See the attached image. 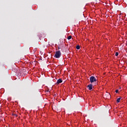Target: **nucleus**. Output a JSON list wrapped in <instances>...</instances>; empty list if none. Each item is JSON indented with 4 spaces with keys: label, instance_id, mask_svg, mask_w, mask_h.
I'll return each mask as SVG.
<instances>
[{
    "label": "nucleus",
    "instance_id": "1",
    "mask_svg": "<svg viewBox=\"0 0 127 127\" xmlns=\"http://www.w3.org/2000/svg\"><path fill=\"white\" fill-rule=\"evenodd\" d=\"M54 57H55V58H60V57H61V52L60 51H58L56 52Z\"/></svg>",
    "mask_w": 127,
    "mask_h": 127
},
{
    "label": "nucleus",
    "instance_id": "2",
    "mask_svg": "<svg viewBox=\"0 0 127 127\" xmlns=\"http://www.w3.org/2000/svg\"><path fill=\"white\" fill-rule=\"evenodd\" d=\"M90 83H94V82H97V79L94 76H91L90 77Z\"/></svg>",
    "mask_w": 127,
    "mask_h": 127
},
{
    "label": "nucleus",
    "instance_id": "3",
    "mask_svg": "<svg viewBox=\"0 0 127 127\" xmlns=\"http://www.w3.org/2000/svg\"><path fill=\"white\" fill-rule=\"evenodd\" d=\"M87 88H88V90L91 91L93 89V84H90L89 85H87Z\"/></svg>",
    "mask_w": 127,
    "mask_h": 127
},
{
    "label": "nucleus",
    "instance_id": "4",
    "mask_svg": "<svg viewBox=\"0 0 127 127\" xmlns=\"http://www.w3.org/2000/svg\"><path fill=\"white\" fill-rule=\"evenodd\" d=\"M62 82H63V81L62 80V79H59L57 80V84H60L61 83H62Z\"/></svg>",
    "mask_w": 127,
    "mask_h": 127
},
{
    "label": "nucleus",
    "instance_id": "5",
    "mask_svg": "<svg viewBox=\"0 0 127 127\" xmlns=\"http://www.w3.org/2000/svg\"><path fill=\"white\" fill-rule=\"evenodd\" d=\"M121 101V98H118L117 100V103H120Z\"/></svg>",
    "mask_w": 127,
    "mask_h": 127
},
{
    "label": "nucleus",
    "instance_id": "6",
    "mask_svg": "<svg viewBox=\"0 0 127 127\" xmlns=\"http://www.w3.org/2000/svg\"><path fill=\"white\" fill-rule=\"evenodd\" d=\"M72 38V36H69L67 37V39L69 40Z\"/></svg>",
    "mask_w": 127,
    "mask_h": 127
},
{
    "label": "nucleus",
    "instance_id": "7",
    "mask_svg": "<svg viewBox=\"0 0 127 127\" xmlns=\"http://www.w3.org/2000/svg\"><path fill=\"white\" fill-rule=\"evenodd\" d=\"M76 49H77V50L80 49V46L77 45V46H76Z\"/></svg>",
    "mask_w": 127,
    "mask_h": 127
},
{
    "label": "nucleus",
    "instance_id": "8",
    "mask_svg": "<svg viewBox=\"0 0 127 127\" xmlns=\"http://www.w3.org/2000/svg\"><path fill=\"white\" fill-rule=\"evenodd\" d=\"M115 56H119V53L118 52H116L115 54Z\"/></svg>",
    "mask_w": 127,
    "mask_h": 127
},
{
    "label": "nucleus",
    "instance_id": "9",
    "mask_svg": "<svg viewBox=\"0 0 127 127\" xmlns=\"http://www.w3.org/2000/svg\"><path fill=\"white\" fill-rule=\"evenodd\" d=\"M116 93H119V90H118V89L116 90Z\"/></svg>",
    "mask_w": 127,
    "mask_h": 127
},
{
    "label": "nucleus",
    "instance_id": "10",
    "mask_svg": "<svg viewBox=\"0 0 127 127\" xmlns=\"http://www.w3.org/2000/svg\"><path fill=\"white\" fill-rule=\"evenodd\" d=\"M12 115H13V116H16V115H15L14 114H13Z\"/></svg>",
    "mask_w": 127,
    "mask_h": 127
}]
</instances>
